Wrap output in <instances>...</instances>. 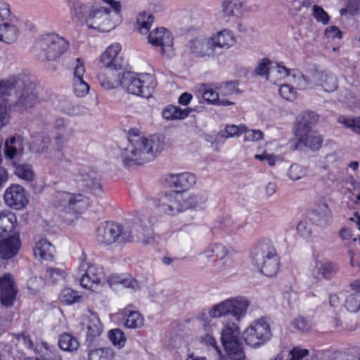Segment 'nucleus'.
I'll return each mask as SVG.
<instances>
[{
    "instance_id": "f257e3e1",
    "label": "nucleus",
    "mask_w": 360,
    "mask_h": 360,
    "mask_svg": "<svg viewBox=\"0 0 360 360\" xmlns=\"http://www.w3.org/2000/svg\"><path fill=\"white\" fill-rule=\"evenodd\" d=\"M161 150L158 137L141 136L138 129H133L128 132V144L120 149L119 158L125 167L141 165L153 160Z\"/></svg>"
},
{
    "instance_id": "f03ea898",
    "label": "nucleus",
    "mask_w": 360,
    "mask_h": 360,
    "mask_svg": "<svg viewBox=\"0 0 360 360\" xmlns=\"http://www.w3.org/2000/svg\"><path fill=\"white\" fill-rule=\"evenodd\" d=\"M207 200L205 194H196L184 198L182 193L171 191L158 195L154 203L160 212L173 216L188 209L197 208Z\"/></svg>"
},
{
    "instance_id": "7ed1b4c3",
    "label": "nucleus",
    "mask_w": 360,
    "mask_h": 360,
    "mask_svg": "<svg viewBox=\"0 0 360 360\" xmlns=\"http://www.w3.org/2000/svg\"><path fill=\"white\" fill-rule=\"evenodd\" d=\"M252 262L264 275L272 277L278 273L279 257L273 243L268 239L259 241L251 252Z\"/></svg>"
},
{
    "instance_id": "20e7f679",
    "label": "nucleus",
    "mask_w": 360,
    "mask_h": 360,
    "mask_svg": "<svg viewBox=\"0 0 360 360\" xmlns=\"http://www.w3.org/2000/svg\"><path fill=\"white\" fill-rule=\"evenodd\" d=\"M138 226L136 224L122 226L114 222H103L97 229L96 240L98 243L105 245L115 242H131L140 238Z\"/></svg>"
},
{
    "instance_id": "39448f33",
    "label": "nucleus",
    "mask_w": 360,
    "mask_h": 360,
    "mask_svg": "<svg viewBox=\"0 0 360 360\" xmlns=\"http://www.w3.org/2000/svg\"><path fill=\"white\" fill-rule=\"evenodd\" d=\"M69 41L56 33L41 34L35 41L34 51L39 60H55L69 48Z\"/></svg>"
},
{
    "instance_id": "423d86ee",
    "label": "nucleus",
    "mask_w": 360,
    "mask_h": 360,
    "mask_svg": "<svg viewBox=\"0 0 360 360\" xmlns=\"http://www.w3.org/2000/svg\"><path fill=\"white\" fill-rule=\"evenodd\" d=\"M156 81L153 75L150 74H136L126 72L120 79V85L129 94L143 98L152 96L156 86Z\"/></svg>"
},
{
    "instance_id": "0eeeda50",
    "label": "nucleus",
    "mask_w": 360,
    "mask_h": 360,
    "mask_svg": "<svg viewBox=\"0 0 360 360\" xmlns=\"http://www.w3.org/2000/svg\"><path fill=\"white\" fill-rule=\"evenodd\" d=\"M3 99L6 101L5 105L8 108H13L15 110L20 112L26 110L34 107L38 103L36 85L23 76L15 90L14 98H4Z\"/></svg>"
},
{
    "instance_id": "6e6552de",
    "label": "nucleus",
    "mask_w": 360,
    "mask_h": 360,
    "mask_svg": "<svg viewBox=\"0 0 360 360\" xmlns=\"http://www.w3.org/2000/svg\"><path fill=\"white\" fill-rule=\"evenodd\" d=\"M316 120V115L307 112L297 122L295 129V134L299 142L313 151L318 150L323 142L321 136L311 129L310 124Z\"/></svg>"
},
{
    "instance_id": "1a4fd4ad",
    "label": "nucleus",
    "mask_w": 360,
    "mask_h": 360,
    "mask_svg": "<svg viewBox=\"0 0 360 360\" xmlns=\"http://www.w3.org/2000/svg\"><path fill=\"white\" fill-rule=\"evenodd\" d=\"M119 21L111 15L108 8L103 6L91 8L86 17V25L89 28L98 30L103 32L112 30Z\"/></svg>"
},
{
    "instance_id": "9d476101",
    "label": "nucleus",
    "mask_w": 360,
    "mask_h": 360,
    "mask_svg": "<svg viewBox=\"0 0 360 360\" xmlns=\"http://www.w3.org/2000/svg\"><path fill=\"white\" fill-rule=\"evenodd\" d=\"M243 335L248 345L259 347L271 338L270 324L265 318L257 319L245 330Z\"/></svg>"
},
{
    "instance_id": "9b49d317",
    "label": "nucleus",
    "mask_w": 360,
    "mask_h": 360,
    "mask_svg": "<svg viewBox=\"0 0 360 360\" xmlns=\"http://www.w3.org/2000/svg\"><path fill=\"white\" fill-rule=\"evenodd\" d=\"M75 179L84 192L96 197H101L104 193L101 176L95 170L90 168H80L75 174Z\"/></svg>"
},
{
    "instance_id": "f8f14e48",
    "label": "nucleus",
    "mask_w": 360,
    "mask_h": 360,
    "mask_svg": "<svg viewBox=\"0 0 360 360\" xmlns=\"http://www.w3.org/2000/svg\"><path fill=\"white\" fill-rule=\"evenodd\" d=\"M54 204L68 212H81L89 205V201L82 193L59 191L54 195Z\"/></svg>"
},
{
    "instance_id": "ddd939ff",
    "label": "nucleus",
    "mask_w": 360,
    "mask_h": 360,
    "mask_svg": "<svg viewBox=\"0 0 360 360\" xmlns=\"http://www.w3.org/2000/svg\"><path fill=\"white\" fill-rule=\"evenodd\" d=\"M81 263L79 266L80 273H83L80 278V285L86 289L95 291L98 285L103 278V269L101 266L86 262V255L83 253L80 257Z\"/></svg>"
},
{
    "instance_id": "4468645a",
    "label": "nucleus",
    "mask_w": 360,
    "mask_h": 360,
    "mask_svg": "<svg viewBox=\"0 0 360 360\" xmlns=\"http://www.w3.org/2000/svg\"><path fill=\"white\" fill-rule=\"evenodd\" d=\"M297 84L302 88H305L306 84L319 86L325 91L332 92L338 88V79L330 72L316 70L312 73L310 79L298 73Z\"/></svg>"
},
{
    "instance_id": "2eb2a0df",
    "label": "nucleus",
    "mask_w": 360,
    "mask_h": 360,
    "mask_svg": "<svg viewBox=\"0 0 360 360\" xmlns=\"http://www.w3.org/2000/svg\"><path fill=\"white\" fill-rule=\"evenodd\" d=\"M148 43L160 49L162 55L170 57L174 55V44L172 33L164 27H158L148 35Z\"/></svg>"
},
{
    "instance_id": "dca6fc26",
    "label": "nucleus",
    "mask_w": 360,
    "mask_h": 360,
    "mask_svg": "<svg viewBox=\"0 0 360 360\" xmlns=\"http://www.w3.org/2000/svg\"><path fill=\"white\" fill-rule=\"evenodd\" d=\"M18 292L14 278L11 274H5L0 277V302L2 306L11 307L16 300Z\"/></svg>"
},
{
    "instance_id": "f3484780",
    "label": "nucleus",
    "mask_w": 360,
    "mask_h": 360,
    "mask_svg": "<svg viewBox=\"0 0 360 360\" xmlns=\"http://www.w3.org/2000/svg\"><path fill=\"white\" fill-rule=\"evenodd\" d=\"M5 203L15 210H21L28 203L25 189L18 184H11L6 189L4 195Z\"/></svg>"
},
{
    "instance_id": "a211bd4d",
    "label": "nucleus",
    "mask_w": 360,
    "mask_h": 360,
    "mask_svg": "<svg viewBox=\"0 0 360 360\" xmlns=\"http://www.w3.org/2000/svg\"><path fill=\"white\" fill-rule=\"evenodd\" d=\"M84 72V60L77 58L74 67L73 90L78 97H84L89 91V86L83 79Z\"/></svg>"
},
{
    "instance_id": "6ab92c4d",
    "label": "nucleus",
    "mask_w": 360,
    "mask_h": 360,
    "mask_svg": "<svg viewBox=\"0 0 360 360\" xmlns=\"http://www.w3.org/2000/svg\"><path fill=\"white\" fill-rule=\"evenodd\" d=\"M191 53L196 57L210 58L215 56V50L210 38L198 37L190 41Z\"/></svg>"
},
{
    "instance_id": "aec40b11",
    "label": "nucleus",
    "mask_w": 360,
    "mask_h": 360,
    "mask_svg": "<svg viewBox=\"0 0 360 360\" xmlns=\"http://www.w3.org/2000/svg\"><path fill=\"white\" fill-rule=\"evenodd\" d=\"M339 271L338 265L332 261L324 259L317 260L315 262L313 276L317 280H330L335 276Z\"/></svg>"
},
{
    "instance_id": "412c9836",
    "label": "nucleus",
    "mask_w": 360,
    "mask_h": 360,
    "mask_svg": "<svg viewBox=\"0 0 360 360\" xmlns=\"http://www.w3.org/2000/svg\"><path fill=\"white\" fill-rule=\"evenodd\" d=\"M51 143V139L46 135L39 134L36 135L32 141V148L37 153H45V158L49 159L50 162L54 165H59V161L63 157V154H60L58 160H56L51 155V153L48 152L49 147Z\"/></svg>"
},
{
    "instance_id": "4be33fe9",
    "label": "nucleus",
    "mask_w": 360,
    "mask_h": 360,
    "mask_svg": "<svg viewBox=\"0 0 360 360\" xmlns=\"http://www.w3.org/2000/svg\"><path fill=\"white\" fill-rule=\"evenodd\" d=\"M120 75L115 69L103 68L98 75V80L101 86L107 90L112 89L120 85Z\"/></svg>"
},
{
    "instance_id": "5701e85b",
    "label": "nucleus",
    "mask_w": 360,
    "mask_h": 360,
    "mask_svg": "<svg viewBox=\"0 0 360 360\" xmlns=\"http://www.w3.org/2000/svg\"><path fill=\"white\" fill-rule=\"evenodd\" d=\"M20 247V241L15 235L0 240V257L10 259L15 256Z\"/></svg>"
},
{
    "instance_id": "b1692460",
    "label": "nucleus",
    "mask_w": 360,
    "mask_h": 360,
    "mask_svg": "<svg viewBox=\"0 0 360 360\" xmlns=\"http://www.w3.org/2000/svg\"><path fill=\"white\" fill-rule=\"evenodd\" d=\"M121 50V46L116 43L109 46L100 57L103 68L117 70L120 68L117 56Z\"/></svg>"
},
{
    "instance_id": "393cba45",
    "label": "nucleus",
    "mask_w": 360,
    "mask_h": 360,
    "mask_svg": "<svg viewBox=\"0 0 360 360\" xmlns=\"http://www.w3.org/2000/svg\"><path fill=\"white\" fill-rule=\"evenodd\" d=\"M213 44L214 50L219 49H229L234 46L236 40L233 35L232 32L228 30H222L214 35L210 37Z\"/></svg>"
},
{
    "instance_id": "a878e982",
    "label": "nucleus",
    "mask_w": 360,
    "mask_h": 360,
    "mask_svg": "<svg viewBox=\"0 0 360 360\" xmlns=\"http://www.w3.org/2000/svg\"><path fill=\"white\" fill-rule=\"evenodd\" d=\"M23 139L20 135H14L5 141L4 153L6 158L14 159L22 154Z\"/></svg>"
},
{
    "instance_id": "bb28decb",
    "label": "nucleus",
    "mask_w": 360,
    "mask_h": 360,
    "mask_svg": "<svg viewBox=\"0 0 360 360\" xmlns=\"http://www.w3.org/2000/svg\"><path fill=\"white\" fill-rule=\"evenodd\" d=\"M108 282L111 287L117 284H121L124 288H130L133 290H138L140 289L139 281L130 274H111L108 277Z\"/></svg>"
},
{
    "instance_id": "cd10ccee",
    "label": "nucleus",
    "mask_w": 360,
    "mask_h": 360,
    "mask_svg": "<svg viewBox=\"0 0 360 360\" xmlns=\"http://www.w3.org/2000/svg\"><path fill=\"white\" fill-rule=\"evenodd\" d=\"M86 342L91 344L94 340L103 333V325L99 318L94 314H91L86 323Z\"/></svg>"
},
{
    "instance_id": "c85d7f7f",
    "label": "nucleus",
    "mask_w": 360,
    "mask_h": 360,
    "mask_svg": "<svg viewBox=\"0 0 360 360\" xmlns=\"http://www.w3.org/2000/svg\"><path fill=\"white\" fill-rule=\"evenodd\" d=\"M174 186L178 189L176 192H184L191 188L196 181L195 176L189 172L174 174L171 176Z\"/></svg>"
},
{
    "instance_id": "c756f323",
    "label": "nucleus",
    "mask_w": 360,
    "mask_h": 360,
    "mask_svg": "<svg viewBox=\"0 0 360 360\" xmlns=\"http://www.w3.org/2000/svg\"><path fill=\"white\" fill-rule=\"evenodd\" d=\"M23 76H12L0 82V97L8 96V98H14L15 90L19 86V82Z\"/></svg>"
},
{
    "instance_id": "7c9ffc66",
    "label": "nucleus",
    "mask_w": 360,
    "mask_h": 360,
    "mask_svg": "<svg viewBox=\"0 0 360 360\" xmlns=\"http://www.w3.org/2000/svg\"><path fill=\"white\" fill-rule=\"evenodd\" d=\"M331 218L330 210L326 203H321L311 214V221L316 225L325 226L328 224Z\"/></svg>"
},
{
    "instance_id": "2f4dec72",
    "label": "nucleus",
    "mask_w": 360,
    "mask_h": 360,
    "mask_svg": "<svg viewBox=\"0 0 360 360\" xmlns=\"http://www.w3.org/2000/svg\"><path fill=\"white\" fill-rule=\"evenodd\" d=\"M192 112L188 108L181 109L179 106L168 105L162 111V116L166 120H184Z\"/></svg>"
},
{
    "instance_id": "473e14b6",
    "label": "nucleus",
    "mask_w": 360,
    "mask_h": 360,
    "mask_svg": "<svg viewBox=\"0 0 360 360\" xmlns=\"http://www.w3.org/2000/svg\"><path fill=\"white\" fill-rule=\"evenodd\" d=\"M229 301L232 304L231 306V314L236 318L237 321L245 316L247 309L249 307V302L247 299L242 297L230 298Z\"/></svg>"
},
{
    "instance_id": "72a5a7b5",
    "label": "nucleus",
    "mask_w": 360,
    "mask_h": 360,
    "mask_svg": "<svg viewBox=\"0 0 360 360\" xmlns=\"http://www.w3.org/2000/svg\"><path fill=\"white\" fill-rule=\"evenodd\" d=\"M240 330L239 326L233 322H227L221 330V340L223 345L229 342L239 340Z\"/></svg>"
},
{
    "instance_id": "f704fd0d",
    "label": "nucleus",
    "mask_w": 360,
    "mask_h": 360,
    "mask_svg": "<svg viewBox=\"0 0 360 360\" xmlns=\"http://www.w3.org/2000/svg\"><path fill=\"white\" fill-rule=\"evenodd\" d=\"M16 221V217L13 213L0 212V237L8 236L11 233Z\"/></svg>"
},
{
    "instance_id": "c9c22d12",
    "label": "nucleus",
    "mask_w": 360,
    "mask_h": 360,
    "mask_svg": "<svg viewBox=\"0 0 360 360\" xmlns=\"http://www.w3.org/2000/svg\"><path fill=\"white\" fill-rule=\"evenodd\" d=\"M54 247L46 239H41L36 243L34 249L35 257L44 260L51 259L53 256Z\"/></svg>"
},
{
    "instance_id": "e433bc0d",
    "label": "nucleus",
    "mask_w": 360,
    "mask_h": 360,
    "mask_svg": "<svg viewBox=\"0 0 360 360\" xmlns=\"http://www.w3.org/2000/svg\"><path fill=\"white\" fill-rule=\"evenodd\" d=\"M227 355L231 360H245V353L242 342L239 340L223 345Z\"/></svg>"
},
{
    "instance_id": "4c0bfd02",
    "label": "nucleus",
    "mask_w": 360,
    "mask_h": 360,
    "mask_svg": "<svg viewBox=\"0 0 360 360\" xmlns=\"http://www.w3.org/2000/svg\"><path fill=\"white\" fill-rule=\"evenodd\" d=\"M271 65L272 62L269 58H264L258 62L253 74L257 76L265 77L266 80L276 84L277 79L271 76Z\"/></svg>"
},
{
    "instance_id": "58836bf2",
    "label": "nucleus",
    "mask_w": 360,
    "mask_h": 360,
    "mask_svg": "<svg viewBox=\"0 0 360 360\" xmlns=\"http://www.w3.org/2000/svg\"><path fill=\"white\" fill-rule=\"evenodd\" d=\"M0 39L2 41L11 44L14 42L18 36V29L15 25L4 22L0 25Z\"/></svg>"
},
{
    "instance_id": "ea45409f",
    "label": "nucleus",
    "mask_w": 360,
    "mask_h": 360,
    "mask_svg": "<svg viewBox=\"0 0 360 360\" xmlns=\"http://www.w3.org/2000/svg\"><path fill=\"white\" fill-rule=\"evenodd\" d=\"M58 346L62 350L73 352L78 349L79 342L77 339L69 333H63L58 339Z\"/></svg>"
},
{
    "instance_id": "a19ab883",
    "label": "nucleus",
    "mask_w": 360,
    "mask_h": 360,
    "mask_svg": "<svg viewBox=\"0 0 360 360\" xmlns=\"http://www.w3.org/2000/svg\"><path fill=\"white\" fill-rule=\"evenodd\" d=\"M68 3L73 15L78 19L84 18L85 20L89 11L91 10V8L94 7L78 0H68Z\"/></svg>"
},
{
    "instance_id": "79ce46f5",
    "label": "nucleus",
    "mask_w": 360,
    "mask_h": 360,
    "mask_svg": "<svg viewBox=\"0 0 360 360\" xmlns=\"http://www.w3.org/2000/svg\"><path fill=\"white\" fill-rule=\"evenodd\" d=\"M154 21V17L152 14L142 12L136 18V26L138 31L141 34H149V30Z\"/></svg>"
},
{
    "instance_id": "37998d69",
    "label": "nucleus",
    "mask_w": 360,
    "mask_h": 360,
    "mask_svg": "<svg viewBox=\"0 0 360 360\" xmlns=\"http://www.w3.org/2000/svg\"><path fill=\"white\" fill-rule=\"evenodd\" d=\"M87 353L89 360H112V353L108 347L93 348L88 346Z\"/></svg>"
},
{
    "instance_id": "c03bdc74",
    "label": "nucleus",
    "mask_w": 360,
    "mask_h": 360,
    "mask_svg": "<svg viewBox=\"0 0 360 360\" xmlns=\"http://www.w3.org/2000/svg\"><path fill=\"white\" fill-rule=\"evenodd\" d=\"M226 248L220 243H215L210 245L205 251L206 257L217 261L218 259H222L227 255Z\"/></svg>"
},
{
    "instance_id": "a18cd8bd",
    "label": "nucleus",
    "mask_w": 360,
    "mask_h": 360,
    "mask_svg": "<svg viewBox=\"0 0 360 360\" xmlns=\"http://www.w3.org/2000/svg\"><path fill=\"white\" fill-rule=\"evenodd\" d=\"M144 324L143 316L136 311H129L127 314L124 325L127 328L131 329H137L141 328Z\"/></svg>"
},
{
    "instance_id": "49530a36",
    "label": "nucleus",
    "mask_w": 360,
    "mask_h": 360,
    "mask_svg": "<svg viewBox=\"0 0 360 360\" xmlns=\"http://www.w3.org/2000/svg\"><path fill=\"white\" fill-rule=\"evenodd\" d=\"M298 73H300L297 71H292L286 68L285 66L281 65L280 64H277L275 66L271 67V76L274 77L277 79V82L279 80L285 79L287 77H292L293 78H298Z\"/></svg>"
},
{
    "instance_id": "de8ad7c7",
    "label": "nucleus",
    "mask_w": 360,
    "mask_h": 360,
    "mask_svg": "<svg viewBox=\"0 0 360 360\" xmlns=\"http://www.w3.org/2000/svg\"><path fill=\"white\" fill-rule=\"evenodd\" d=\"M231 304L229 299H227L218 304L214 305L209 312L210 316L212 318H219L222 316L231 314L230 307Z\"/></svg>"
},
{
    "instance_id": "09e8293b",
    "label": "nucleus",
    "mask_w": 360,
    "mask_h": 360,
    "mask_svg": "<svg viewBox=\"0 0 360 360\" xmlns=\"http://www.w3.org/2000/svg\"><path fill=\"white\" fill-rule=\"evenodd\" d=\"M243 0H224L222 2V11L228 16H233L243 6Z\"/></svg>"
},
{
    "instance_id": "8fccbe9b",
    "label": "nucleus",
    "mask_w": 360,
    "mask_h": 360,
    "mask_svg": "<svg viewBox=\"0 0 360 360\" xmlns=\"http://www.w3.org/2000/svg\"><path fill=\"white\" fill-rule=\"evenodd\" d=\"M338 122L353 132L360 134V117H351L341 115L338 117Z\"/></svg>"
},
{
    "instance_id": "3c124183",
    "label": "nucleus",
    "mask_w": 360,
    "mask_h": 360,
    "mask_svg": "<svg viewBox=\"0 0 360 360\" xmlns=\"http://www.w3.org/2000/svg\"><path fill=\"white\" fill-rule=\"evenodd\" d=\"M81 296L79 295L78 292L71 288L63 289L60 295V301L66 304H72L79 302Z\"/></svg>"
},
{
    "instance_id": "603ef678",
    "label": "nucleus",
    "mask_w": 360,
    "mask_h": 360,
    "mask_svg": "<svg viewBox=\"0 0 360 360\" xmlns=\"http://www.w3.org/2000/svg\"><path fill=\"white\" fill-rule=\"evenodd\" d=\"M16 175L27 181H32L35 176L34 172L30 165H20L15 168Z\"/></svg>"
},
{
    "instance_id": "864d4df0",
    "label": "nucleus",
    "mask_w": 360,
    "mask_h": 360,
    "mask_svg": "<svg viewBox=\"0 0 360 360\" xmlns=\"http://www.w3.org/2000/svg\"><path fill=\"white\" fill-rule=\"evenodd\" d=\"M243 127H238L236 125H228L226 127L219 131L217 138L219 139H229L234 136H239L243 133Z\"/></svg>"
},
{
    "instance_id": "5fc2aeb1",
    "label": "nucleus",
    "mask_w": 360,
    "mask_h": 360,
    "mask_svg": "<svg viewBox=\"0 0 360 360\" xmlns=\"http://www.w3.org/2000/svg\"><path fill=\"white\" fill-rule=\"evenodd\" d=\"M288 175L292 181H297L307 175V169L299 164H292L288 169Z\"/></svg>"
},
{
    "instance_id": "6e6d98bb",
    "label": "nucleus",
    "mask_w": 360,
    "mask_h": 360,
    "mask_svg": "<svg viewBox=\"0 0 360 360\" xmlns=\"http://www.w3.org/2000/svg\"><path fill=\"white\" fill-rule=\"evenodd\" d=\"M346 309L352 313L357 312L360 309V293H354L348 295L345 300Z\"/></svg>"
},
{
    "instance_id": "4d7b16f0",
    "label": "nucleus",
    "mask_w": 360,
    "mask_h": 360,
    "mask_svg": "<svg viewBox=\"0 0 360 360\" xmlns=\"http://www.w3.org/2000/svg\"><path fill=\"white\" fill-rule=\"evenodd\" d=\"M199 91L202 94V98L209 103L216 104L219 101V94L206 84L200 86Z\"/></svg>"
},
{
    "instance_id": "13d9d810",
    "label": "nucleus",
    "mask_w": 360,
    "mask_h": 360,
    "mask_svg": "<svg viewBox=\"0 0 360 360\" xmlns=\"http://www.w3.org/2000/svg\"><path fill=\"white\" fill-rule=\"evenodd\" d=\"M72 134V130L70 128L65 129L64 132H58L56 134L54 142L58 152H62L65 143L68 141Z\"/></svg>"
},
{
    "instance_id": "bf43d9fd",
    "label": "nucleus",
    "mask_w": 360,
    "mask_h": 360,
    "mask_svg": "<svg viewBox=\"0 0 360 360\" xmlns=\"http://www.w3.org/2000/svg\"><path fill=\"white\" fill-rule=\"evenodd\" d=\"M108 337L115 346H118L120 348L124 347L126 338L124 333L121 330L112 329L110 330Z\"/></svg>"
},
{
    "instance_id": "052dcab7",
    "label": "nucleus",
    "mask_w": 360,
    "mask_h": 360,
    "mask_svg": "<svg viewBox=\"0 0 360 360\" xmlns=\"http://www.w3.org/2000/svg\"><path fill=\"white\" fill-rule=\"evenodd\" d=\"M238 83L236 81L226 82L220 84L219 89L222 96H230L238 91Z\"/></svg>"
},
{
    "instance_id": "680f3d73",
    "label": "nucleus",
    "mask_w": 360,
    "mask_h": 360,
    "mask_svg": "<svg viewBox=\"0 0 360 360\" xmlns=\"http://www.w3.org/2000/svg\"><path fill=\"white\" fill-rule=\"evenodd\" d=\"M313 15L317 21L321 22L324 25L328 24L330 20L328 13L322 7L318 5H314L313 6Z\"/></svg>"
},
{
    "instance_id": "e2e57ef3",
    "label": "nucleus",
    "mask_w": 360,
    "mask_h": 360,
    "mask_svg": "<svg viewBox=\"0 0 360 360\" xmlns=\"http://www.w3.org/2000/svg\"><path fill=\"white\" fill-rule=\"evenodd\" d=\"M281 97L287 101H293L296 98V92L294 88L288 84H282L279 89Z\"/></svg>"
},
{
    "instance_id": "0e129e2a",
    "label": "nucleus",
    "mask_w": 360,
    "mask_h": 360,
    "mask_svg": "<svg viewBox=\"0 0 360 360\" xmlns=\"http://www.w3.org/2000/svg\"><path fill=\"white\" fill-rule=\"evenodd\" d=\"M292 326L300 331H308L311 328V323L309 321L302 316L295 319L292 322Z\"/></svg>"
},
{
    "instance_id": "69168bd1",
    "label": "nucleus",
    "mask_w": 360,
    "mask_h": 360,
    "mask_svg": "<svg viewBox=\"0 0 360 360\" xmlns=\"http://www.w3.org/2000/svg\"><path fill=\"white\" fill-rule=\"evenodd\" d=\"M244 140L245 141H257L261 140L264 137V134L260 130L257 129H243Z\"/></svg>"
},
{
    "instance_id": "338daca9",
    "label": "nucleus",
    "mask_w": 360,
    "mask_h": 360,
    "mask_svg": "<svg viewBox=\"0 0 360 360\" xmlns=\"http://www.w3.org/2000/svg\"><path fill=\"white\" fill-rule=\"evenodd\" d=\"M46 273L47 276H49L53 283L63 279L65 276V271L57 268H49L46 270Z\"/></svg>"
},
{
    "instance_id": "774afa93",
    "label": "nucleus",
    "mask_w": 360,
    "mask_h": 360,
    "mask_svg": "<svg viewBox=\"0 0 360 360\" xmlns=\"http://www.w3.org/2000/svg\"><path fill=\"white\" fill-rule=\"evenodd\" d=\"M290 354L292 356L290 360H302L304 357L309 354V351L307 349L294 347L290 351Z\"/></svg>"
}]
</instances>
